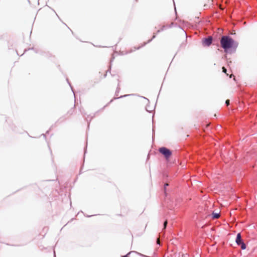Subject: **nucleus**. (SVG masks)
I'll return each instance as SVG.
<instances>
[{"mask_svg":"<svg viewBox=\"0 0 257 257\" xmlns=\"http://www.w3.org/2000/svg\"><path fill=\"white\" fill-rule=\"evenodd\" d=\"M232 76H233V75H232V74H231V75H230L229 77H230V78H231Z\"/></svg>","mask_w":257,"mask_h":257,"instance_id":"1a4fd4ad","label":"nucleus"},{"mask_svg":"<svg viewBox=\"0 0 257 257\" xmlns=\"http://www.w3.org/2000/svg\"><path fill=\"white\" fill-rule=\"evenodd\" d=\"M212 218L213 219H216L219 217L220 215L219 213H213L212 214Z\"/></svg>","mask_w":257,"mask_h":257,"instance_id":"39448f33","label":"nucleus"},{"mask_svg":"<svg viewBox=\"0 0 257 257\" xmlns=\"http://www.w3.org/2000/svg\"><path fill=\"white\" fill-rule=\"evenodd\" d=\"M235 241L238 245H240V247L242 249H245L246 248V245L242 241L240 233H238L237 234Z\"/></svg>","mask_w":257,"mask_h":257,"instance_id":"7ed1b4c3","label":"nucleus"},{"mask_svg":"<svg viewBox=\"0 0 257 257\" xmlns=\"http://www.w3.org/2000/svg\"><path fill=\"white\" fill-rule=\"evenodd\" d=\"M220 44L225 51L235 46L234 40L230 37L226 36L222 37L220 40Z\"/></svg>","mask_w":257,"mask_h":257,"instance_id":"f257e3e1","label":"nucleus"},{"mask_svg":"<svg viewBox=\"0 0 257 257\" xmlns=\"http://www.w3.org/2000/svg\"><path fill=\"white\" fill-rule=\"evenodd\" d=\"M222 69L223 72L225 73L226 74V75H228V74L227 73V70H226V69L224 67H223L222 68Z\"/></svg>","mask_w":257,"mask_h":257,"instance_id":"423d86ee","label":"nucleus"},{"mask_svg":"<svg viewBox=\"0 0 257 257\" xmlns=\"http://www.w3.org/2000/svg\"><path fill=\"white\" fill-rule=\"evenodd\" d=\"M225 103L227 105H228L229 104V100L227 99L225 101Z\"/></svg>","mask_w":257,"mask_h":257,"instance_id":"6e6552de","label":"nucleus"},{"mask_svg":"<svg viewBox=\"0 0 257 257\" xmlns=\"http://www.w3.org/2000/svg\"><path fill=\"white\" fill-rule=\"evenodd\" d=\"M123 257H127V256H126V255H125V256H123Z\"/></svg>","mask_w":257,"mask_h":257,"instance_id":"f8f14e48","label":"nucleus"},{"mask_svg":"<svg viewBox=\"0 0 257 257\" xmlns=\"http://www.w3.org/2000/svg\"><path fill=\"white\" fill-rule=\"evenodd\" d=\"M212 38L208 37V38L205 39L203 41V45L205 46H209L212 43Z\"/></svg>","mask_w":257,"mask_h":257,"instance_id":"20e7f679","label":"nucleus"},{"mask_svg":"<svg viewBox=\"0 0 257 257\" xmlns=\"http://www.w3.org/2000/svg\"><path fill=\"white\" fill-rule=\"evenodd\" d=\"M167 220H166L164 223V228H165L167 226Z\"/></svg>","mask_w":257,"mask_h":257,"instance_id":"0eeeda50","label":"nucleus"},{"mask_svg":"<svg viewBox=\"0 0 257 257\" xmlns=\"http://www.w3.org/2000/svg\"><path fill=\"white\" fill-rule=\"evenodd\" d=\"M159 241H160L159 239H158V240H157V242H158V243H159Z\"/></svg>","mask_w":257,"mask_h":257,"instance_id":"9d476101","label":"nucleus"},{"mask_svg":"<svg viewBox=\"0 0 257 257\" xmlns=\"http://www.w3.org/2000/svg\"><path fill=\"white\" fill-rule=\"evenodd\" d=\"M168 185V184H166L165 185V186L166 187V186H167Z\"/></svg>","mask_w":257,"mask_h":257,"instance_id":"9b49d317","label":"nucleus"},{"mask_svg":"<svg viewBox=\"0 0 257 257\" xmlns=\"http://www.w3.org/2000/svg\"><path fill=\"white\" fill-rule=\"evenodd\" d=\"M159 151L160 153L163 154L167 159L172 155V152L171 151L165 147L160 148Z\"/></svg>","mask_w":257,"mask_h":257,"instance_id":"f03ea898","label":"nucleus"}]
</instances>
